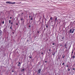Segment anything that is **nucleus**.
<instances>
[{
    "mask_svg": "<svg viewBox=\"0 0 75 75\" xmlns=\"http://www.w3.org/2000/svg\"><path fill=\"white\" fill-rule=\"evenodd\" d=\"M6 4H11V2L10 1L6 2Z\"/></svg>",
    "mask_w": 75,
    "mask_h": 75,
    "instance_id": "1",
    "label": "nucleus"
},
{
    "mask_svg": "<svg viewBox=\"0 0 75 75\" xmlns=\"http://www.w3.org/2000/svg\"><path fill=\"white\" fill-rule=\"evenodd\" d=\"M17 66L18 67H20V66H21V63H20V62H18V64Z\"/></svg>",
    "mask_w": 75,
    "mask_h": 75,
    "instance_id": "2",
    "label": "nucleus"
},
{
    "mask_svg": "<svg viewBox=\"0 0 75 75\" xmlns=\"http://www.w3.org/2000/svg\"><path fill=\"white\" fill-rule=\"evenodd\" d=\"M40 72H41V69H40L38 70V73H39V74H40Z\"/></svg>",
    "mask_w": 75,
    "mask_h": 75,
    "instance_id": "3",
    "label": "nucleus"
},
{
    "mask_svg": "<svg viewBox=\"0 0 75 75\" xmlns=\"http://www.w3.org/2000/svg\"><path fill=\"white\" fill-rule=\"evenodd\" d=\"M58 21V20H57V18H56L54 20V21H55V22H56V21Z\"/></svg>",
    "mask_w": 75,
    "mask_h": 75,
    "instance_id": "4",
    "label": "nucleus"
},
{
    "mask_svg": "<svg viewBox=\"0 0 75 75\" xmlns=\"http://www.w3.org/2000/svg\"><path fill=\"white\" fill-rule=\"evenodd\" d=\"M74 31H75V29H73L72 30V31L71 32V33H72V34H73V33H74Z\"/></svg>",
    "mask_w": 75,
    "mask_h": 75,
    "instance_id": "5",
    "label": "nucleus"
},
{
    "mask_svg": "<svg viewBox=\"0 0 75 75\" xmlns=\"http://www.w3.org/2000/svg\"><path fill=\"white\" fill-rule=\"evenodd\" d=\"M1 35H2V32L1 30H0V36H1Z\"/></svg>",
    "mask_w": 75,
    "mask_h": 75,
    "instance_id": "6",
    "label": "nucleus"
},
{
    "mask_svg": "<svg viewBox=\"0 0 75 75\" xmlns=\"http://www.w3.org/2000/svg\"><path fill=\"white\" fill-rule=\"evenodd\" d=\"M33 16H31V18H30L31 20H33Z\"/></svg>",
    "mask_w": 75,
    "mask_h": 75,
    "instance_id": "7",
    "label": "nucleus"
},
{
    "mask_svg": "<svg viewBox=\"0 0 75 75\" xmlns=\"http://www.w3.org/2000/svg\"><path fill=\"white\" fill-rule=\"evenodd\" d=\"M24 71V69H23L22 70H21V72H23Z\"/></svg>",
    "mask_w": 75,
    "mask_h": 75,
    "instance_id": "8",
    "label": "nucleus"
},
{
    "mask_svg": "<svg viewBox=\"0 0 75 75\" xmlns=\"http://www.w3.org/2000/svg\"><path fill=\"white\" fill-rule=\"evenodd\" d=\"M70 33H72V29H70Z\"/></svg>",
    "mask_w": 75,
    "mask_h": 75,
    "instance_id": "9",
    "label": "nucleus"
},
{
    "mask_svg": "<svg viewBox=\"0 0 75 75\" xmlns=\"http://www.w3.org/2000/svg\"><path fill=\"white\" fill-rule=\"evenodd\" d=\"M12 25H11L10 27V29H11V30H12Z\"/></svg>",
    "mask_w": 75,
    "mask_h": 75,
    "instance_id": "10",
    "label": "nucleus"
},
{
    "mask_svg": "<svg viewBox=\"0 0 75 75\" xmlns=\"http://www.w3.org/2000/svg\"><path fill=\"white\" fill-rule=\"evenodd\" d=\"M67 43H65V45H64V46L65 47H66L67 46Z\"/></svg>",
    "mask_w": 75,
    "mask_h": 75,
    "instance_id": "11",
    "label": "nucleus"
},
{
    "mask_svg": "<svg viewBox=\"0 0 75 75\" xmlns=\"http://www.w3.org/2000/svg\"><path fill=\"white\" fill-rule=\"evenodd\" d=\"M16 4V2H13V3H12V2H11V4Z\"/></svg>",
    "mask_w": 75,
    "mask_h": 75,
    "instance_id": "12",
    "label": "nucleus"
},
{
    "mask_svg": "<svg viewBox=\"0 0 75 75\" xmlns=\"http://www.w3.org/2000/svg\"><path fill=\"white\" fill-rule=\"evenodd\" d=\"M4 21H2V24H4Z\"/></svg>",
    "mask_w": 75,
    "mask_h": 75,
    "instance_id": "13",
    "label": "nucleus"
},
{
    "mask_svg": "<svg viewBox=\"0 0 75 75\" xmlns=\"http://www.w3.org/2000/svg\"><path fill=\"white\" fill-rule=\"evenodd\" d=\"M52 20V17H50V18L49 21H50V20Z\"/></svg>",
    "mask_w": 75,
    "mask_h": 75,
    "instance_id": "14",
    "label": "nucleus"
},
{
    "mask_svg": "<svg viewBox=\"0 0 75 75\" xmlns=\"http://www.w3.org/2000/svg\"><path fill=\"white\" fill-rule=\"evenodd\" d=\"M72 58H73V59H74V58H75V56H74V55L72 57Z\"/></svg>",
    "mask_w": 75,
    "mask_h": 75,
    "instance_id": "15",
    "label": "nucleus"
},
{
    "mask_svg": "<svg viewBox=\"0 0 75 75\" xmlns=\"http://www.w3.org/2000/svg\"><path fill=\"white\" fill-rule=\"evenodd\" d=\"M31 15H29V18H31Z\"/></svg>",
    "mask_w": 75,
    "mask_h": 75,
    "instance_id": "16",
    "label": "nucleus"
},
{
    "mask_svg": "<svg viewBox=\"0 0 75 75\" xmlns=\"http://www.w3.org/2000/svg\"><path fill=\"white\" fill-rule=\"evenodd\" d=\"M11 23V21L10 20L9 21V23Z\"/></svg>",
    "mask_w": 75,
    "mask_h": 75,
    "instance_id": "17",
    "label": "nucleus"
},
{
    "mask_svg": "<svg viewBox=\"0 0 75 75\" xmlns=\"http://www.w3.org/2000/svg\"><path fill=\"white\" fill-rule=\"evenodd\" d=\"M65 55H64V56H63L62 57V58H65Z\"/></svg>",
    "mask_w": 75,
    "mask_h": 75,
    "instance_id": "18",
    "label": "nucleus"
},
{
    "mask_svg": "<svg viewBox=\"0 0 75 75\" xmlns=\"http://www.w3.org/2000/svg\"><path fill=\"white\" fill-rule=\"evenodd\" d=\"M55 55V53H52V55Z\"/></svg>",
    "mask_w": 75,
    "mask_h": 75,
    "instance_id": "19",
    "label": "nucleus"
},
{
    "mask_svg": "<svg viewBox=\"0 0 75 75\" xmlns=\"http://www.w3.org/2000/svg\"><path fill=\"white\" fill-rule=\"evenodd\" d=\"M46 28H48V25H46Z\"/></svg>",
    "mask_w": 75,
    "mask_h": 75,
    "instance_id": "20",
    "label": "nucleus"
},
{
    "mask_svg": "<svg viewBox=\"0 0 75 75\" xmlns=\"http://www.w3.org/2000/svg\"><path fill=\"white\" fill-rule=\"evenodd\" d=\"M73 52H74V51H73V50H72V52L71 53L72 54H73Z\"/></svg>",
    "mask_w": 75,
    "mask_h": 75,
    "instance_id": "21",
    "label": "nucleus"
},
{
    "mask_svg": "<svg viewBox=\"0 0 75 75\" xmlns=\"http://www.w3.org/2000/svg\"><path fill=\"white\" fill-rule=\"evenodd\" d=\"M70 69H69V68L68 69V71H70Z\"/></svg>",
    "mask_w": 75,
    "mask_h": 75,
    "instance_id": "22",
    "label": "nucleus"
},
{
    "mask_svg": "<svg viewBox=\"0 0 75 75\" xmlns=\"http://www.w3.org/2000/svg\"><path fill=\"white\" fill-rule=\"evenodd\" d=\"M62 45H60V47H62Z\"/></svg>",
    "mask_w": 75,
    "mask_h": 75,
    "instance_id": "23",
    "label": "nucleus"
},
{
    "mask_svg": "<svg viewBox=\"0 0 75 75\" xmlns=\"http://www.w3.org/2000/svg\"><path fill=\"white\" fill-rule=\"evenodd\" d=\"M64 65V63L63 62L62 64V65Z\"/></svg>",
    "mask_w": 75,
    "mask_h": 75,
    "instance_id": "24",
    "label": "nucleus"
},
{
    "mask_svg": "<svg viewBox=\"0 0 75 75\" xmlns=\"http://www.w3.org/2000/svg\"><path fill=\"white\" fill-rule=\"evenodd\" d=\"M11 24H13V23L11 22Z\"/></svg>",
    "mask_w": 75,
    "mask_h": 75,
    "instance_id": "25",
    "label": "nucleus"
},
{
    "mask_svg": "<svg viewBox=\"0 0 75 75\" xmlns=\"http://www.w3.org/2000/svg\"><path fill=\"white\" fill-rule=\"evenodd\" d=\"M21 21H22V20H23V18H21Z\"/></svg>",
    "mask_w": 75,
    "mask_h": 75,
    "instance_id": "26",
    "label": "nucleus"
},
{
    "mask_svg": "<svg viewBox=\"0 0 75 75\" xmlns=\"http://www.w3.org/2000/svg\"><path fill=\"white\" fill-rule=\"evenodd\" d=\"M29 58H31V56H29Z\"/></svg>",
    "mask_w": 75,
    "mask_h": 75,
    "instance_id": "27",
    "label": "nucleus"
},
{
    "mask_svg": "<svg viewBox=\"0 0 75 75\" xmlns=\"http://www.w3.org/2000/svg\"><path fill=\"white\" fill-rule=\"evenodd\" d=\"M66 67H67V68H68V65H67L66 66Z\"/></svg>",
    "mask_w": 75,
    "mask_h": 75,
    "instance_id": "28",
    "label": "nucleus"
},
{
    "mask_svg": "<svg viewBox=\"0 0 75 75\" xmlns=\"http://www.w3.org/2000/svg\"><path fill=\"white\" fill-rule=\"evenodd\" d=\"M64 38V36H63V37L62 38V39H63Z\"/></svg>",
    "mask_w": 75,
    "mask_h": 75,
    "instance_id": "29",
    "label": "nucleus"
},
{
    "mask_svg": "<svg viewBox=\"0 0 75 75\" xmlns=\"http://www.w3.org/2000/svg\"><path fill=\"white\" fill-rule=\"evenodd\" d=\"M52 45H55V44L54 43H53Z\"/></svg>",
    "mask_w": 75,
    "mask_h": 75,
    "instance_id": "30",
    "label": "nucleus"
},
{
    "mask_svg": "<svg viewBox=\"0 0 75 75\" xmlns=\"http://www.w3.org/2000/svg\"><path fill=\"white\" fill-rule=\"evenodd\" d=\"M51 51V49L49 50V51Z\"/></svg>",
    "mask_w": 75,
    "mask_h": 75,
    "instance_id": "31",
    "label": "nucleus"
},
{
    "mask_svg": "<svg viewBox=\"0 0 75 75\" xmlns=\"http://www.w3.org/2000/svg\"><path fill=\"white\" fill-rule=\"evenodd\" d=\"M10 19H11V18H12V17H10Z\"/></svg>",
    "mask_w": 75,
    "mask_h": 75,
    "instance_id": "32",
    "label": "nucleus"
},
{
    "mask_svg": "<svg viewBox=\"0 0 75 75\" xmlns=\"http://www.w3.org/2000/svg\"><path fill=\"white\" fill-rule=\"evenodd\" d=\"M45 63H47V61H45Z\"/></svg>",
    "mask_w": 75,
    "mask_h": 75,
    "instance_id": "33",
    "label": "nucleus"
},
{
    "mask_svg": "<svg viewBox=\"0 0 75 75\" xmlns=\"http://www.w3.org/2000/svg\"><path fill=\"white\" fill-rule=\"evenodd\" d=\"M12 72H14V71L12 70Z\"/></svg>",
    "mask_w": 75,
    "mask_h": 75,
    "instance_id": "34",
    "label": "nucleus"
},
{
    "mask_svg": "<svg viewBox=\"0 0 75 75\" xmlns=\"http://www.w3.org/2000/svg\"><path fill=\"white\" fill-rule=\"evenodd\" d=\"M41 54H43V52H42L41 53Z\"/></svg>",
    "mask_w": 75,
    "mask_h": 75,
    "instance_id": "35",
    "label": "nucleus"
},
{
    "mask_svg": "<svg viewBox=\"0 0 75 75\" xmlns=\"http://www.w3.org/2000/svg\"><path fill=\"white\" fill-rule=\"evenodd\" d=\"M23 13H21V15H23Z\"/></svg>",
    "mask_w": 75,
    "mask_h": 75,
    "instance_id": "36",
    "label": "nucleus"
},
{
    "mask_svg": "<svg viewBox=\"0 0 75 75\" xmlns=\"http://www.w3.org/2000/svg\"><path fill=\"white\" fill-rule=\"evenodd\" d=\"M65 48H66L67 49V47H66H66H65Z\"/></svg>",
    "mask_w": 75,
    "mask_h": 75,
    "instance_id": "37",
    "label": "nucleus"
},
{
    "mask_svg": "<svg viewBox=\"0 0 75 75\" xmlns=\"http://www.w3.org/2000/svg\"><path fill=\"white\" fill-rule=\"evenodd\" d=\"M16 25H18V23H16Z\"/></svg>",
    "mask_w": 75,
    "mask_h": 75,
    "instance_id": "38",
    "label": "nucleus"
},
{
    "mask_svg": "<svg viewBox=\"0 0 75 75\" xmlns=\"http://www.w3.org/2000/svg\"><path fill=\"white\" fill-rule=\"evenodd\" d=\"M29 27H30H30H31V26H30V25H29Z\"/></svg>",
    "mask_w": 75,
    "mask_h": 75,
    "instance_id": "39",
    "label": "nucleus"
},
{
    "mask_svg": "<svg viewBox=\"0 0 75 75\" xmlns=\"http://www.w3.org/2000/svg\"><path fill=\"white\" fill-rule=\"evenodd\" d=\"M73 70H75V68H73Z\"/></svg>",
    "mask_w": 75,
    "mask_h": 75,
    "instance_id": "40",
    "label": "nucleus"
},
{
    "mask_svg": "<svg viewBox=\"0 0 75 75\" xmlns=\"http://www.w3.org/2000/svg\"><path fill=\"white\" fill-rule=\"evenodd\" d=\"M13 34H14V32H13Z\"/></svg>",
    "mask_w": 75,
    "mask_h": 75,
    "instance_id": "41",
    "label": "nucleus"
},
{
    "mask_svg": "<svg viewBox=\"0 0 75 75\" xmlns=\"http://www.w3.org/2000/svg\"><path fill=\"white\" fill-rule=\"evenodd\" d=\"M71 55H73V54H71Z\"/></svg>",
    "mask_w": 75,
    "mask_h": 75,
    "instance_id": "42",
    "label": "nucleus"
},
{
    "mask_svg": "<svg viewBox=\"0 0 75 75\" xmlns=\"http://www.w3.org/2000/svg\"><path fill=\"white\" fill-rule=\"evenodd\" d=\"M38 33H39V32L38 31Z\"/></svg>",
    "mask_w": 75,
    "mask_h": 75,
    "instance_id": "43",
    "label": "nucleus"
}]
</instances>
